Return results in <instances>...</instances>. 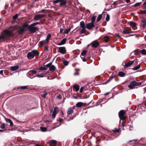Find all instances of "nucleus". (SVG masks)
Listing matches in <instances>:
<instances>
[{
	"instance_id": "f257e3e1",
	"label": "nucleus",
	"mask_w": 146,
	"mask_h": 146,
	"mask_svg": "<svg viewBox=\"0 0 146 146\" xmlns=\"http://www.w3.org/2000/svg\"><path fill=\"white\" fill-rule=\"evenodd\" d=\"M39 54V53L37 50H34L27 54V57L29 60H31L35 56L38 55Z\"/></svg>"
},
{
	"instance_id": "f03ea898",
	"label": "nucleus",
	"mask_w": 146,
	"mask_h": 146,
	"mask_svg": "<svg viewBox=\"0 0 146 146\" xmlns=\"http://www.w3.org/2000/svg\"><path fill=\"white\" fill-rule=\"evenodd\" d=\"M28 25L25 23L22 26H17V29L18 33L19 34H22L25 30V29L27 28Z\"/></svg>"
},
{
	"instance_id": "7ed1b4c3",
	"label": "nucleus",
	"mask_w": 146,
	"mask_h": 146,
	"mask_svg": "<svg viewBox=\"0 0 146 146\" xmlns=\"http://www.w3.org/2000/svg\"><path fill=\"white\" fill-rule=\"evenodd\" d=\"M28 30L31 33H35L36 30H38V28L36 27H35L33 24H31L30 25H28L27 28Z\"/></svg>"
},
{
	"instance_id": "20e7f679",
	"label": "nucleus",
	"mask_w": 146,
	"mask_h": 146,
	"mask_svg": "<svg viewBox=\"0 0 146 146\" xmlns=\"http://www.w3.org/2000/svg\"><path fill=\"white\" fill-rule=\"evenodd\" d=\"M141 84V82H137L135 81H133L130 82L128 86L129 88L132 89L134 88L135 86H140Z\"/></svg>"
},
{
	"instance_id": "39448f33",
	"label": "nucleus",
	"mask_w": 146,
	"mask_h": 146,
	"mask_svg": "<svg viewBox=\"0 0 146 146\" xmlns=\"http://www.w3.org/2000/svg\"><path fill=\"white\" fill-rule=\"evenodd\" d=\"M125 113V112L123 110H121L119 112L118 114L120 119L123 120L125 119L126 117L124 116Z\"/></svg>"
},
{
	"instance_id": "423d86ee",
	"label": "nucleus",
	"mask_w": 146,
	"mask_h": 146,
	"mask_svg": "<svg viewBox=\"0 0 146 146\" xmlns=\"http://www.w3.org/2000/svg\"><path fill=\"white\" fill-rule=\"evenodd\" d=\"M44 16L45 15L43 14H37L35 16L33 20L35 21H37L43 18Z\"/></svg>"
},
{
	"instance_id": "0eeeda50",
	"label": "nucleus",
	"mask_w": 146,
	"mask_h": 146,
	"mask_svg": "<svg viewBox=\"0 0 146 146\" xmlns=\"http://www.w3.org/2000/svg\"><path fill=\"white\" fill-rule=\"evenodd\" d=\"M91 44L92 45V46L94 48H97L99 45V42L96 40L92 41L91 43Z\"/></svg>"
},
{
	"instance_id": "6e6552de",
	"label": "nucleus",
	"mask_w": 146,
	"mask_h": 146,
	"mask_svg": "<svg viewBox=\"0 0 146 146\" xmlns=\"http://www.w3.org/2000/svg\"><path fill=\"white\" fill-rule=\"evenodd\" d=\"M95 25L92 23H90L86 24V27L89 30H91L94 27Z\"/></svg>"
},
{
	"instance_id": "1a4fd4ad",
	"label": "nucleus",
	"mask_w": 146,
	"mask_h": 146,
	"mask_svg": "<svg viewBox=\"0 0 146 146\" xmlns=\"http://www.w3.org/2000/svg\"><path fill=\"white\" fill-rule=\"evenodd\" d=\"M58 51L62 54H65L66 52V48L64 47H59Z\"/></svg>"
},
{
	"instance_id": "9d476101",
	"label": "nucleus",
	"mask_w": 146,
	"mask_h": 146,
	"mask_svg": "<svg viewBox=\"0 0 146 146\" xmlns=\"http://www.w3.org/2000/svg\"><path fill=\"white\" fill-rule=\"evenodd\" d=\"M46 66L47 67H49V70L50 71L53 72L55 70V67L54 65H51V63L47 64Z\"/></svg>"
},
{
	"instance_id": "9b49d317",
	"label": "nucleus",
	"mask_w": 146,
	"mask_h": 146,
	"mask_svg": "<svg viewBox=\"0 0 146 146\" xmlns=\"http://www.w3.org/2000/svg\"><path fill=\"white\" fill-rule=\"evenodd\" d=\"M58 108L57 107H55L54 109V110L52 115V117L54 118H55L57 113L58 112Z\"/></svg>"
},
{
	"instance_id": "f8f14e48",
	"label": "nucleus",
	"mask_w": 146,
	"mask_h": 146,
	"mask_svg": "<svg viewBox=\"0 0 146 146\" xmlns=\"http://www.w3.org/2000/svg\"><path fill=\"white\" fill-rule=\"evenodd\" d=\"M57 142L54 140H52L50 142L49 146H56Z\"/></svg>"
},
{
	"instance_id": "ddd939ff",
	"label": "nucleus",
	"mask_w": 146,
	"mask_h": 146,
	"mask_svg": "<svg viewBox=\"0 0 146 146\" xmlns=\"http://www.w3.org/2000/svg\"><path fill=\"white\" fill-rule=\"evenodd\" d=\"M134 62V61L133 60H131L129 62H128L127 64H125L124 66V67L125 68H126L128 67H129Z\"/></svg>"
},
{
	"instance_id": "4468645a",
	"label": "nucleus",
	"mask_w": 146,
	"mask_h": 146,
	"mask_svg": "<svg viewBox=\"0 0 146 146\" xmlns=\"http://www.w3.org/2000/svg\"><path fill=\"white\" fill-rule=\"evenodd\" d=\"M67 4L66 0H60L59 4L60 6L65 5Z\"/></svg>"
},
{
	"instance_id": "2eb2a0df",
	"label": "nucleus",
	"mask_w": 146,
	"mask_h": 146,
	"mask_svg": "<svg viewBox=\"0 0 146 146\" xmlns=\"http://www.w3.org/2000/svg\"><path fill=\"white\" fill-rule=\"evenodd\" d=\"M66 40V39L65 38H64L63 39V40H62L61 41L60 43H59L58 45H61L64 44L65 43Z\"/></svg>"
},
{
	"instance_id": "dca6fc26",
	"label": "nucleus",
	"mask_w": 146,
	"mask_h": 146,
	"mask_svg": "<svg viewBox=\"0 0 146 146\" xmlns=\"http://www.w3.org/2000/svg\"><path fill=\"white\" fill-rule=\"evenodd\" d=\"M5 120L7 122H9L10 123V126H12L13 125V123L11 119L9 118H7L5 119Z\"/></svg>"
},
{
	"instance_id": "f3484780",
	"label": "nucleus",
	"mask_w": 146,
	"mask_h": 146,
	"mask_svg": "<svg viewBox=\"0 0 146 146\" xmlns=\"http://www.w3.org/2000/svg\"><path fill=\"white\" fill-rule=\"evenodd\" d=\"M73 110L72 108H69L68 109L67 113L68 115H70L73 113Z\"/></svg>"
},
{
	"instance_id": "a211bd4d",
	"label": "nucleus",
	"mask_w": 146,
	"mask_h": 146,
	"mask_svg": "<svg viewBox=\"0 0 146 146\" xmlns=\"http://www.w3.org/2000/svg\"><path fill=\"white\" fill-rule=\"evenodd\" d=\"M19 68V66H12L11 68V69L12 71H14L18 70Z\"/></svg>"
},
{
	"instance_id": "6ab92c4d",
	"label": "nucleus",
	"mask_w": 146,
	"mask_h": 146,
	"mask_svg": "<svg viewBox=\"0 0 146 146\" xmlns=\"http://www.w3.org/2000/svg\"><path fill=\"white\" fill-rule=\"evenodd\" d=\"M51 35L50 34H48L47 36V37L45 39V40L48 42V43L49 42V40L51 38Z\"/></svg>"
},
{
	"instance_id": "aec40b11",
	"label": "nucleus",
	"mask_w": 146,
	"mask_h": 146,
	"mask_svg": "<svg viewBox=\"0 0 146 146\" xmlns=\"http://www.w3.org/2000/svg\"><path fill=\"white\" fill-rule=\"evenodd\" d=\"M73 88L75 89L76 91H78L79 90V87L78 85H74L73 86Z\"/></svg>"
},
{
	"instance_id": "412c9836",
	"label": "nucleus",
	"mask_w": 146,
	"mask_h": 146,
	"mask_svg": "<svg viewBox=\"0 0 146 146\" xmlns=\"http://www.w3.org/2000/svg\"><path fill=\"white\" fill-rule=\"evenodd\" d=\"M139 52L143 55H146V50L145 49L140 50Z\"/></svg>"
},
{
	"instance_id": "4be33fe9",
	"label": "nucleus",
	"mask_w": 146,
	"mask_h": 146,
	"mask_svg": "<svg viewBox=\"0 0 146 146\" xmlns=\"http://www.w3.org/2000/svg\"><path fill=\"white\" fill-rule=\"evenodd\" d=\"M83 105V103L82 102H79L76 105V107H82Z\"/></svg>"
},
{
	"instance_id": "5701e85b",
	"label": "nucleus",
	"mask_w": 146,
	"mask_h": 146,
	"mask_svg": "<svg viewBox=\"0 0 146 146\" xmlns=\"http://www.w3.org/2000/svg\"><path fill=\"white\" fill-rule=\"evenodd\" d=\"M80 27L82 28H85V24L83 21H82L80 22Z\"/></svg>"
},
{
	"instance_id": "b1692460",
	"label": "nucleus",
	"mask_w": 146,
	"mask_h": 146,
	"mask_svg": "<svg viewBox=\"0 0 146 146\" xmlns=\"http://www.w3.org/2000/svg\"><path fill=\"white\" fill-rule=\"evenodd\" d=\"M141 67V64H139L138 66H136L135 67H134L132 68V69L134 70H136L138 69H139Z\"/></svg>"
},
{
	"instance_id": "393cba45",
	"label": "nucleus",
	"mask_w": 146,
	"mask_h": 146,
	"mask_svg": "<svg viewBox=\"0 0 146 146\" xmlns=\"http://www.w3.org/2000/svg\"><path fill=\"white\" fill-rule=\"evenodd\" d=\"M87 52V51L85 50H83L81 53V57H82V56H84L86 55Z\"/></svg>"
},
{
	"instance_id": "a878e982",
	"label": "nucleus",
	"mask_w": 146,
	"mask_h": 146,
	"mask_svg": "<svg viewBox=\"0 0 146 146\" xmlns=\"http://www.w3.org/2000/svg\"><path fill=\"white\" fill-rule=\"evenodd\" d=\"M40 43L42 45H45L48 43L45 40L41 41Z\"/></svg>"
},
{
	"instance_id": "bb28decb",
	"label": "nucleus",
	"mask_w": 146,
	"mask_h": 146,
	"mask_svg": "<svg viewBox=\"0 0 146 146\" xmlns=\"http://www.w3.org/2000/svg\"><path fill=\"white\" fill-rule=\"evenodd\" d=\"M125 74L123 72L121 71L119 72L118 75L121 77H123L125 76Z\"/></svg>"
},
{
	"instance_id": "cd10ccee",
	"label": "nucleus",
	"mask_w": 146,
	"mask_h": 146,
	"mask_svg": "<svg viewBox=\"0 0 146 146\" xmlns=\"http://www.w3.org/2000/svg\"><path fill=\"white\" fill-rule=\"evenodd\" d=\"M109 38V37L108 36H105L104 37V40L106 42L108 41Z\"/></svg>"
},
{
	"instance_id": "c85d7f7f",
	"label": "nucleus",
	"mask_w": 146,
	"mask_h": 146,
	"mask_svg": "<svg viewBox=\"0 0 146 146\" xmlns=\"http://www.w3.org/2000/svg\"><path fill=\"white\" fill-rule=\"evenodd\" d=\"M123 33L124 34H129L131 33V32L130 31H128L126 29H124L123 30Z\"/></svg>"
},
{
	"instance_id": "c756f323",
	"label": "nucleus",
	"mask_w": 146,
	"mask_h": 146,
	"mask_svg": "<svg viewBox=\"0 0 146 146\" xmlns=\"http://www.w3.org/2000/svg\"><path fill=\"white\" fill-rule=\"evenodd\" d=\"M86 31L85 28H82V29L80 31V33L82 34L84 33Z\"/></svg>"
},
{
	"instance_id": "7c9ffc66",
	"label": "nucleus",
	"mask_w": 146,
	"mask_h": 146,
	"mask_svg": "<svg viewBox=\"0 0 146 146\" xmlns=\"http://www.w3.org/2000/svg\"><path fill=\"white\" fill-rule=\"evenodd\" d=\"M70 31V28L65 29L64 32V33L66 34L68 33Z\"/></svg>"
},
{
	"instance_id": "2f4dec72",
	"label": "nucleus",
	"mask_w": 146,
	"mask_h": 146,
	"mask_svg": "<svg viewBox=\"0 0 146 146\" xmlns=\"http://www.w3.org/2000/svg\"><path fill=\"white\" fill-rule=\"evenodd\" d=\"M39 69L41 70H47V68L45 67L41 66L39 68Z\"/></svg>"
},
{
	"instance_id": "473e14b6",
	"label": "nucleus",
	"mask_w": 146,
	"mask_h": 146,
	"mask_svg": "<svg viewBox=\"0 0 146 146\" xmlns=\"http://www.w3.org/2000/svg\"><path fill=\"white\" fill-rule=\"evenodd\" d=\"M102 17V15H101V14L99 15L97 17V19L96 20L97 21V22L99 21L101 19Z\"/></svg>"
},
{
	"instance_id": "72a5a7b5",
	"label": "nucleus",
	"mask_w": 146,
	"mask_h": 146,
	"mask_svg": "<svg viewBox=\"0 0 146 146\" xmlns=\"http://www.w3.org/2000/svg\"><path fill=\"white\" fill-rule=\"evenodd\" d=\"M140 13H139L140 14H146V10H141Z\"/></svg>"
},
{
	"instance_id": "f704fd0d",
	"label": "nucleus",
	"mask_w": 146,
	"mask_h": 146,
	"mask_svg": "<svg viewBox=\"0 0 146 146\" xmlns=\"http://www.w3.org/2000/svg\"><path fill=\"white\" fill-rule=\"evenodd\" d=\"M96 16H93L92 18V19H91L92 22H91L94 23L96 20Z\"/></svg>"
},
{
	"instance_id": "c9c22d12",
	"label": "nucleus",
	"mask_w": 146,
	"mask_h": 146,
	"mask_svg": "<svg viewBox=\"0 0 146 146\" xmlns=\"http://www.w3.org/2000/svg\"><path fill=\"white\" fill-rule=\"evenodd\" d=\"M130 25L131 27H133L136 25V23H135L131 22L130 23Z\"/></svg>"
},
{
	"instance_id": "e433bc0d",
	"label": "nucleus",
	"mask_w": 146,
	"mask_h": 146,
	"mask_svg": "<svg viewBox=\"0 0 146 146\" xmlns=\"http://www.w3.org/2000/svg\"><path fill=\"white\" fill-rule=\"evenodd\" d=\"M47 94V93L46 92H44L43 94H41V96L43 98H45Z\"/></svg>"
},
{
	"instance_id": "4c0bfd02",
	"label": "nucleus",
	"mask_w": 146,
	"mask_h": 146,
	"mask_svg": "<svg viewBox=\"0 0 146 146\" xmlns=\"http://www.w3.org/2000/svg\"><path fill=\"white\" fill-rule=\"evenodd\" d=\"M142 8L143 9H146V1L143 3V5Z\"/></svg>"
},
{
	"instance_id": "58836bf2",
	"label": "nucleus",
	"mask_w": 146,
	"mask_h": 146,
	"mask_svg": "<svg viewBox=\"0 0 146 146\" xmlns=\"http://www.w3.org/2000/svg\"><path fill=\"white\" fill-rule=\"evenodd\" d=\"M40 129L41 131H46V129L44 127H41Z\"/></svg>"
},
{
	"instance_id": "ea45409f",
	"label": "nucleus",
	"mask_w": 146,
	"mask_h": 146,
	"mask_svg": "<svg viewBox=\"0 0 146 146\" xmlns=\"http://www.w3.org/2000/svg\"><path fill=\"white\" fill-rule=\"evenodd\" d=\"M29 72H31L33 74H36L37 73V72L35 70H30Z\"/></svg>"
},
{
	"instance_id": "a19ab883",
	"label": "nucleus",
	"mask_w": 146,
	"mask_h": 146,
	"mask_svg": "<svg viewBox=\"0 0 146 146\" xmlns=\"http://www.w3.org/2000/svg\"><path fill=\"white\" fill-rule=\"evenodd\" d=\"M141 2L136 3L133 6L134 7L138 6L141 5Z\"/></svg>"
},
{
	"instance_id": "79ce46f5",
	"label": "nucleus",
	"mask_w": 146,
	"mask_h": 146,
	"mask_svg": "<svg viewBox=\"0 0 146 146\" xmlns=\"http://www.w3.org/2000/svg\"><path fill=\"white\" fill-rule=\"evenodd\" d=\"M106 20L107 21H108L110 19V16L108 14H107L106 17Z\"/></svg>"
},
{
	"instance_id": "37998d69",
	"label": "nucleus",
	"mask_w": 146,
	"mask_h": 146,
	"mask_svg": "<svg viewBox=\"0 0 146 146\" xmlns=\"http://www.w3.org/2000/svg\"><path fill=\"white\" fill-rule=\"evenodd\" d=\"M5 127V125L4 123L2 124L0 126V128L3 129Z\"/></svg>"
},
{
	"instance_id": "c03bdc74",
	"label": "nucleus",
	"mask_w": 146,
	"mask_h": 146,
	"mask_svg": "<svg viewBox=\"0 0 146 146\" xmlns=\"http://www.w3.org/2000/svg\"><path fill=\"white\" fill-rule=\"evenodd\" d=\"M27 86H21L20 88L22 89H26L27 88Z\"/></svg>"
},
{
	"instance_id": "a18cd8bd",
	"label": "nucleus",
	"mask_w": 146,
	"mask_h": 146,
	"mask_svg": "<svg viewBox=\"0 0 146 146\" xmlns=\"http://www.w3.org/2000/svg\"><path fill=\"white\" fill-rule=\"evenodd\" d=\"M63 64L67 66L68 64V62L67 61H64L63 62Z\"/></svg>"
},
{
	"instance_id": "49530a36",
	"label": "nucleus",
	"mask_w": 146,
	"mask_h": 146,
	"mask_svg": "<svg viewBox=\"0 0 146 146\" xmlns=\"http://www.w3.org/2000/svg\"><path fill=\"white\" fill-rule=\"evenodd\" d=\"M17 17H18V15L17 14H16L13 17V18L14 19H15L17 18Z\"/></svg>"
},
{
	"instance_id": "de8ad7c7",
	"label": "nucleus",
	"mask_w": 146,
	"mask_h": 146,
	"mask_svg": "<svg viewBox=\"0 0 146 146\" xmlns=\"http://www.w3.org/2000/svg\"><path fill=\"white\" fill-rule=\"evenodd\" d=\"M60 0H56L53 1V3H60Z\"/></svg>"
},
{
	"instance_id": "09e8293b",
	"label": "nucleus",
	"mask_w": 146,
	"mask_h": 146,
	"mask_svg": "<svg viewBox=\"0 0 146 146\" xmlns=\"http://www.w3.org/2000/svg\"><path fill=\"white\" fill-rule=\"evenodd\" d=\"M82 59V60L84 62H86V59L84 58V56H82V57H81Z\"/></svg>"
},
{
	"instance_id": "8fccbe9b",
	"label": "nucleus",
	"mask_w": 146,
	"mask_h": 146,
	"mask_svg": "<svg viewBox=\"0 0 146 146\" xmlns=\"http://www.w3.org/2000/svg\"><path fill=\"white\" fill-rule=\"evenodd\" d=\"M142 22L143 23H146V19H143L142 20Z\"/></svg>"
},
{
	"instance_id": "3c124183",
	"label": "nucleus",
	"mask_w": 146,
	"mask_h": 146,
	"mask_svg": "<svg viewBox=\"0 0 146 146\" xmlns=\"http://www.w3.org/2000/svg\"><path fill=\"white\" fill-rule=\"evenodd\" d=\"M57 98L58 99H60L62 98V96H61L59 94L57 97Z\"/></svg>"
},
{
	"instance_id": "603ef678",
	"label": "nucleus",
	"mask_w": 146,
	"mask_h": 146,
	"mask_svg": "<svg viewBox=\"0 0 146 146\" xmlns=\"http://www.w3.org/2000/svg\"><path fill=\"white\" fill-rule=\"evenodd\" d=\"M84 88L83 87H82L80 88V92L81 93L82 92Z\"/></svg>"
},
{
	"instance_id": "864d4df0",
	"label": "nucleus",
	"mask_w": 146,
	"mask_h": 146,
	"mask_svg": "<svg viewBox=\"0 0 146 146\" xmlns=\"http://www.w3.org/2000/svg\"><path fill=\"white\" fill-rule=\"evenodd\" d=\"M113 76L110 77L109 78L108 80L109 81H109H110L111 80L113 79Z\"/></svg>"
},
{
	"instance_id": "5fc2aeb1",
	"label": "nucleus",
	"mask_w": 146,
	"mask_h": 146,
	"mask_svg": "<svg viewBox=\"0 0 146 146\" xmlns=\"http://www.w3.org/2000/svg\"><path fill=\"white\" fill-rule=\"evenodd\" d=\"M115 36L118 37L119 38H120L121 37V36L119 35V34L117 33L115 34Z\"/></svg>"
},
{
	"instance_id": "6e6d98bb",
	"label": "nucleus",
	"mask_w": 146,
	"mask_h": 146,
	"mask_svg": "<svg viewBox=\"0 0 146 146\" xmlns=\"http://www.w3.org/2000/svg\"><path fill=\"white\" fill-rule=\"evenodd\" d=\"M119 131V129H115V130H114L113 131L114 132H118Z\"/></svg>"
},
{
	"instance_id": "4d7b16f0",
	"label": "nucleus",
	"mask_w": 146,
	"mask_h": 146,
	"mask_svg": "<svg viewBox=\"0 0 146 146\" xmlns=\"http://www.w3.org/2000/svg\"><path fill=\"white\" fill-rule=\"evenodd\" d=\"M33 24L34 25L36 26V25L37 24H40V23L39 22H36V23H34Z\"/></svg>"
},
{
	"instance_id": "13d9d810",
	"label": "nucleus",
	"mask_w": 146,
	"mask_h": 146,
	"mask_svg": "<svg viewBox=\"0 0 146 146\" xmlns=\"http://www.w3.org/2000/svg\"><path fill=\"white\" fill-rule=\"evenodd\" d=\"M143 28L144 29L146 27V23H144L143 25Z\"/></svg>"
},
{
	"instance_id": "bf43d9fd",
	"label": "nucleus",
	"mask_w": 146,
	"mask_h": 146,
	"mask_svg": "<svg viewBox=\"0 0 146 146\" xmlns=\"http://www.w3.org/2000/svg\"><path fill=\"white\" fill-rule=\"evenodd\" d=\"M36 76L39 77L40 78L43 77H44V76L43 75H38Z\"/></svg>"
},
{
	"instance_id": "052dcab7",
	"label": "nucleus",
	"mask_w": 146,
	"mask_h": 146,
	"mask_svg": "<svg viewBox=\"0 0 146 146\" xmlns=\"http://www.w3.org/2000/svg\"><path fill=\"white\" fill-rule=\"evenodd\" d=\"M63 30V29L60 28V33H62Z\"/></svg>"
},
{
	"instance_id": "680f3d73",
	"label": "nucleus",
	"mask_w": 146,
	"mask_h": 146,
	"mask_svg": "<svg viewBox=\"0 0 146 146\" xmlns=\"http://www.w3.org/2000/svg\"><path fill=\"white\" fill-rule=\"evenodd\" d=\"M3 70H1L0 71V74L1 75H2L3 76Z\"/></svg>"
},
{
	"instance_id": "e2e57ef3",
	"label": "nucleus",
	"mask_w": 146,
	"mask_h": 146,
	"mask_svg": "<svg viewBox=\"0 0 146 146\" xmlns=\"http://www.w3.org/2000/svg\"><path fill=\"white\" fill-rule=\"evenodd\" d=\"M44 10H41V11H40L38 12V13H41L43 12L44 11Z\"/></svg>"
},
{
	"instance_id": "0e129e2a",
	"label": "nucleus",
	"mask_w": 146,
	"mask_h": 146,
	"mask_svg": "<svg viewBox=\"0 0 146 146\" xmlns=\"http://www.w3.org/2000/svg\"><path fill=\"white\" fill-rule=\"evenodd\" d=\"M62 119L60 118L59 120V121L60 122H62Z\"/></svg>"
},
{
	"instance_id": "69168bd1",
	"label": "nucleus",
	"mask_w": 146,
	"mask_h": 146,
	"mask_svg": "<svg viewBox=\"0 0 146 146\" xmlns=\"http://www.w3.org/2000/svg\"><path fill=\"white\" fill-rule=\"evenodd\" d=\"M109 92H107L104 94V95L105 96H106L108 95V94H109Z\"/></svg>"
},
{
	"instance_id": "338daca9",
	"label": "nucleus",
	"mask_w": 146,
	"mask_h": 146,
	"mask_svg": "<svg viewBox=\"0 0 146 146\" xmlns=\"http://www.w3.org/2000/svg\"><path fill=\"white\" fill-rule=\"evenodd\" d=\"M130 0H126V2L127 3H128L130 2Z\"/></svg>"
},
{
	"instance_id": "774afa93",
	"label": "nucleus",
	"mask_w": 146,
	"mask_h": 146,
	"mask_svg": "<svg viewBox=\"0 0 146 146\" xmlns=\"http://www.w3.org/2000/svg\"><path fill=\"white\" fill-rule=\"evenodd\" d=\"M35 146H40L39 144H35Z\"/></svg>"
}]
</instances>
